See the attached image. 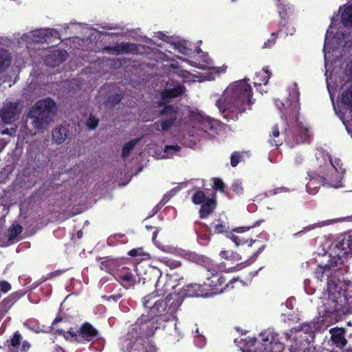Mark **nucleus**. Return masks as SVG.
<instances>
[{
    "instance_id": "69168bd1",
    "label": "nucleus",
    "mask_w": 352,
    "mask_h": 352,
    "mask_svg": "<svg viewBox=\"0 0 352 352\" xmlns=\"http://www.w3.org/2000/svg\"><path fill=\"white\" fill-rule=\"evenodd\" d=\"M21 344V348H20L21 352H28L31 347V344L28 340H23V341L22 340Z\"/></svg>"
},
{
    "instance_id": "e433bc0d",
    "label": "nucleus",
    "mask_w": 352,
    "mask_h": 352,
    "mask_svg": "<svg viewBox=\"0 0 352 352\" xmlns=\"http://www.w3.org/2000/svg\"><path fill=\"white\" fill-rule=\"evenodd\" d=\"M340 102L352 111V89H345L342 93Z\"/></svg>"
},
{
    "instance_id": "4c0bfd02",
    "label": "nucleus",
    "mask_w": 352,
    "mask_h": 352,
    "mask_svg": "<svg viewBox=\"0 0 352 352\" xmlns=\"http://www.w3.org/2000/svg\"><path fill=\"white\" fill-rule=\"evenodd\" d=\"M219 255L222 258L228 261H239L241 260V256L238 253L231 250H222Z\"/></svg>"
},
{
    "instance_id": "c03bdc74",
    "label": "nucleus",
    "mask_w": 352,
    "mask_h": 352,
    "mask_svg": "<svg viewBox=\"0 0 352 352\" xmlns=\"http://www.w3.org/2000/svg\"><path fill=\"white\" fill-rule=\"evenodd\" d=\"M214 228V232L216 234H229V227L221 219L217 221Z\"/></svg>"
},
{
    "instance_id": "a18cd8bd",
    "label": "nucleus",
    "mask_w": 352,
    "mask_h": 352,
    "mask_svg": "<svg viewBox=\"0 0 352 352\" xmlns=\"http://www.w3.org/2000/svg\"><path fill=\"white\" fill-rule=\"evenodd\" d=\"M249 81V78H244L243 79L239 80L230 83L227 88H252Z\"/></svg>"
},
{
    "instance_id": "6e6d98bb",
    "label": "nucleus",
    "mask_w": 352,
    "mask_h": 352,
    "mask_svg": "<svg viewBox=\"0 0 352 352\" xmlns=\"http://www.w3.org/2000/svg\"><path fill=\"white\" fill-rule=\"evenodd\" d=\"M300 134L298 135L296 141L297 143H304L306 142L309 138L308 130L307 129H303L300 130Z\"/></svg>"
},
{
    "instance_id": "f8f14e48",
    "label": "nucleus",
    "mask_w": 352,
    "mask_h": 352,
    "mask_svg": "<svg viewBox=\"0 0 352 352\" xmlns=\"http://www.w3.org/2000/svg\"><path fill=\"white\" fill-rule=\"evenodd\" d=\"M31 38L35 43H53L55 39L59 40V33L54 29H39L31 32Z\"/></svg>"
},
{
    "instance_id": "c756f323",
    "label": "nucleus",
    "mask_w": 352,
    "mask_h": 352,
    "mask_svg": "<svg viewBox=\"0 0 352 352\" xmlns=\"http://www.w3.org/2000/svg\"><path fill=\"white\" fill-rule=\"evenodd\" d=\"M280 131L278 124H275L273 126L272 129V133L270 135V139L268 140V143L270 147H274L275 148H278L279 146L283 144V142L279 139Z\"/></svg>"
},
{
    "instance_id": "f257e3e1",
    "label": "nucleus",
    "mask_w": 352,
    "mask_h": 352,
    "mask_svg": "<svg viewBox=\"0 0 352 352\" xmlns=\"http://www.w3.org/2000/svg\"><path fill=\"white\" fill-rule=\"evenodd\" d=\"M58 110L55 101L50 98L38 100L32 105L27 113L25 128L32 135L43 133L52 122Z\"/></svg>"
},
{
    "instance_id": "680f3d73",
    "label": "nucleus",
    "mask_w": 352,
    "mask_h": 352,
    "mask_svg": "<svg viewBox=\"0 0 352 352\" xmlns=\"http://www.w3.org/2000/svg\"><path fill=\"white\" fill-rule=\"evenodd\" d=\"M11 285L6 280H0V291L6 294L11 289Z\"/></svg>"
},
{
    "instance_id": "9d476101",
    "label": "nucleus",
    "mask_w": 352,
    "mask_h": 352,
    "mask_svg": "<svg viewBox=\"0 0 352 352\" xmlns=\"http://www.w3.org/2000/svg\"><path fill=\"white\" fill-rule=\"evenodd\" d=\"M131 267H133V265L125 259L113 276L115 279L125 288L133 287L140 282V280H137L136 276L133 272V270Z\"/></svg>"
},
{
    "instance_id": "412c9836",
    "label": "nucleus",
    "mask_w": 352,
    "mask_h": 352,
    "mask_svg": "<svg viewBox=\"0 0 352 352\" xmlns=\"http://www.w3.org/2000/svg\"><path fill=\"white\" fill-rule=\"evenodd\" d=\"M186 89H164L161 93V98L157 102V107H163L171 101L172 99L182 96Z\"/></svg>"
},
{
    "instance_id": "3c124183",
    "label": "nucleus",
    "mask_w": 352,
    "mask_h": 352,
    "mask_svg": "<svg viewBox=\"0 0 352 352\" xmlns=\"http://www.w3.org/2000/svg\"><path fill=\"white\" fill-rule=\"evenodd\" d=\"M175 49L178 50V52L184 55H190L192 53V50L187 47L186 43L179 42L175 44Z\"/></svg>"
},
{
    "instance_id": "774afa93",
    "label": "nucleus",
    "mask_w": 352,
    "mask_h": 352,
    "mask_svg": "<svg viewBox=\"0 0 352 352\" xmlns=\"http://www.w3.org/2000/svg\"><path fill=\"white\" fill-rule=\"evenodd\" d=\"M181 150V146L178 145H167L164 148V152L169 153L170 151H173L175 152L179 151Z\"/></svg>"
},
{
    "instance_id": "f03ea898",
    "label": "nucleus",
    "mask_w": 352,
    "mask_h": 352,
    "mask_svg": "<svg viewBox=\"0 0 352 352\" xmlns=\"http://www.w3.org/2000/svg\"><path fill=\"white\" fill-rule=\"evenodd\" d=\"M159 320L142 314L132 325L125 341V352H148L143 340L152 336L160 328Z\"/></svg>"
},
{
    "instance_id": "f3484780",
    "label": "nucleus",
    "mask_w": 352,
    "mask_h": 352,
    "mask_svg": "<svg viewBox=\"0 0 352 352\" xmlns=\"http://www.w3.org/2000/svg\"><path fill=\"white\" fill-rule=\"evenodd\" d=\"M104 50L108 52H116L117 54L126 53L137 54L138 53V45L129 42L117 43L113 47H104Z\"/></svg>"
},
{
    "instance_id": "dca6fc26",
    "label": "nucleus",
    "mask_w": 352,
    "mask_h": 352,
    "mask_svg": "<svg viewBox=\"0 0 352 352\" xmlns=\"http://www.w3.org/2000/svg\"><path fill=\"white\" fill-rule=\"evenodd\" d=\"M217 206L216 192H213L209 199H207L204 203L201 204L199 210V215L201 219H207L215 210Z\"/></svg>"
},
{
    "instance_id": "cd10ccee",
    "label": "nucleus",
    "mask_w": 352,
    "mask_h": 352,
    "mask_svg": "<svg viewBox=\"0 0 352 352\" xmlns=\"http://www.w3.org/2000/svg\"><path fill=\"white\" fill-rule=\"evenodd\" d=\"M271 77V72L268 67H263L261 71L256 72L253 78V84L254 87H261L266 85Z\"/></svg>"
},
{
    "instance_id": "20e7f679",
    "label": "nucleus",
    "mask_w": 352,
    "mask_h": 352,
    "mask_svg": "<svg viewBox=\"0 0 352 352\" xmlns=\"http://www.w3.org/2000/svg\"><path fill=\"white\" fill-rule=\"evenodd\" d=\"M220 266L212 262L205 268L210 273V275L206 277L204 284H189L186 285L184 288L186 295L188 296H201L203 295L202 287H204V290L207 289L214 294L223 293V287L226 283V278L220 271Z\"/></svg>"
},
{
    "instance_id": "aec40b11",
    "label": "nucleus",
    "mask_w": 352,
    "mask_h": 352,
    "mask_svg": "<svg viewBox=\"0 0 352 352\" xmlns=\"http://www.w3.org/2000/svg\"><path fill=\"white\" fill-rule=\"evenodd\" d=\"M331 340L333 344L340 349H343L347 344L348 341L345 338L346 331L343 328H332L330 329Z\"/></svg>"
},
{
    "instance_id": "72a5a7b5",
    "label": "nucleus",
    "mask_w": 352,
    "mask_h": 352,
    "mask_svg": "<svg viewBox=\"0 0 352 352\" xmlns=\"http://www.w3.org/2000/svg\"><path fill=\"white\" fill-rule=\"evenodd\" d=\"M12 61V57L8 50L0 48V73L8 68Z\"/></svg>"
},
{
    "instance_id": "9b49d317",
    "label": "nucleus",
    "mask_w": 352,
    "mask_h": 352,
    "mask_svg": "<svg viewBox=\"0 0 352 352\" xmlns=\"http://www.w3.org/2000/svg\"><path fill=\"white\" fill-rule=\"evenodd\" d=\"M262 349L261 352H283L285 345L280 341L279 335L277 333L265 331L261 333Z\"/></svg>"
},
{
    "instance_id": "ea45409f",
    "label": "nucleus",
    "mask_w": 352,
    "mask_h": 352,
    "mask_svg": "<svg viewBox=\"0 0 352 352\" xmlns=\"http://www.w3.org/2000/svg\"><path fill=\"white\" fill-rule=\"evenodd\" d=\"M278 13L280 17L279 22V29L285 27L288 23V12L286 7L283 5L278 6Z\"/></svg>"
},
{
    "instance_id": "393cba45",
    "label": "nucleus",
    "mask_w": 352,
    "mask_h": 352,
    "mask_svg": "<svg viewBox=\"0 0 352 352\" xmlns=\"http://www.w3.org/2000/svg\"><path fill=\"white\" fill-rule=\"evenodd\" d=\"M184 257L191 262L195 263L206 268L212 261L208 257L197 254L195 252L188 251L184 253Z\"/></svg>"
},
{
    "instance_id": "338daca9",
    "label": "nucleus",
    "mask_w": 352,
    "mask_h": 352,
    "mask_svg": "<svg viewBox=\"0 0 352 352\" xmlns=\"http://www.w3.org/2000/svg\"><path fill=\"white\" fill-rule=\"evenodd\" d=\"M230 239L236 244V246H239L240 245H244V242H241V238L238 236H236L232 233H230Z\"/></svg>"
},
{
    "instance_id": "49530a36",
    "label": "nucleus",
    "mask_w": 352,
    "mask_h": 352,
    "mask_svg": "<svg viewBox=\"0 0 352 352\" xmlns=\"http://www.w3.org/2000/svg\"><path fill=\"white\" fill-rule=\"evenodd\" d=\"M128 255H129L131 257L140 256L142 260H146L150 258L149 254L145 253L142 248H134L131 250L130 251H129Z\"/></svg>"
},
{
    "instance_id": "c9c22d12",
    "label": "nucleus",
    "mask_w": 352,
    "mask_h": 352,
    "mask_svg": "<svg viewBox=\"0 0 352 352\" xmlns=\"http://www.w3.org/2000/svg\"><path fill=\"white\" fill-rule=\"evenodd\" d=\"M56 333L60 336L64 337L66 340H75L78 342V333L76 331H73L72 328H70L68 331H65L62 329H58Z\"/></svg>"
},
{
    "instance_id": "b1692460",
    "label": "nucleus",
    "mask_w": 352,
    "mask_h": 352,
    "mask_svg": "<svg viewBox=\"0 0 352 352\" xmlns=\"http://www.w3.org/2000/svg\"><path fill=\"white\" fill-rule=\"evenodd\" d=\"M25 293L21 290L10 294L0 302V311L7 312L9 309Z\"/></svg>"
},
{
    "instance_id": "bf43d9fd",
    "label": "nucleus",
    "mask_w": 352,
    "mask_h": 352,
    "mask_svg": "<svg viewBox=\"0 0 352 352\" xmlns=\"http://www.w3.org/2000/svg\"><path fill=\"white\" fill-rule=\"evenodd\" d=\"M329 270V266L322 267L319 265L315 272V276L318 280H321L324 275V272Z\"/></svg>"
},
{
    "instance_id": "2f4dec72",
    "label": "nucleus",
    "mask_w": 352,
    "mask_h": 352,
    "mask_svg": "<svg viewBox=\"0 0 352 352\" xmlns=\"http://www.w3.org/2000/svg\"><path fill=\"white\" fill-rule=\"evenodd\" d=\"M198 124V128L205 133L216 129L215 121L209 117L200 118Z\"/></svg>"
},
{
    "instance_id": "864d4df0",
    "label": "nucleus",
    "mask_w": 352,
    "mask_h": 352,
    "mask_svg": "<svg viewBox=\"0 0 352 352\" xmlns=\"http://www.w3.org/2000/svg\"><path fill=\"white\" fill-rule=\"evenodd\" d=\"M213 189L214 190H219L221 192H225V184L223 180L220 178H214L213 182Z\"/></svg>"
},
{
    "instance_id": "a878e982",
    "label": "nucleus",
    "mask_w": 352,
    "mask_h": 352,
    "mask_svg": "<svg viewBox=\"0 0 352 352\" xmlns=\"http://www.w3.org/2000/svg\"><path fill=\"white\" fill-rule=\"evenodd\" d=\"M336 255L339 258L346 257L352 252V246L349 243V240L345 235L343 239L336 244Z\"/></svg>"
},
{
    "instance_id": "603ef678",
    "label": "nucleus",
    "mask_w": 352,
    "mask_h": 352,
    "mask_svg": "<svg viewBox=\"0 0 352 352\" xmlns=\"http://www.w3.org/2000/svg\"><path fill=\"white\" fill-rule=\"evenodd\" d=\"M281 30H278L276 32H273L271 34V37L267 41H265L262 47V48H271L276 43V38L278 35Z\"/></svg>"
},
{
    "instance_id": "0eeeda50",
    "label": "nucleus",
    "mask_w": 352,
    "mask_h": 352,
    "mask_svg": "<svg viewBox=\"0 0 352 352\" xmlns=\"http://www.w3.org/2000/svg\"><path fill=\"white\" fill-rule=\"evenodd\" d=\"M158 116L162 119L153 124V126L159 131H167L171 129L178 120L179 108L175 104L162 107Z\"/></svg>"
},
{
    "instance_id": "de8ad7c7",
    "label": "nucleus",
    "mask_w": 352,
    "mask_h": 352,
    "mask_svg": "<svg viewBox=\"0 0 352 352\" xmlns=\"http://www.w3.org/2000/svg\"><path fill=\"white\" fill-rule=\"evenodd\" d=\"M122 99V94H115L109 96L106 100L104 101V104L107 106L110 104L111 107H114L116 104H119Z\"/></svg>"
},
{
    "instance_id": "58836bf2",
    "label": "nucleus",
    "mask_w": 352,
    "mask_h": 352,
    "mask_svg": "<svg viewBox=\"0 0 352 352\" xmlns=\"http://www.w3.org/2000/svg\"><path fill=\"white\" fill-rule=\"evenodd\" d=\"M23 340L22 336L19 333V331H15L12 337L10 340H8V346L12 347L14 349H17L19 348L21 342Z\"/></svg>"
},
{
    "instance_id": "423d86ee",
    "label": "nucleus",
    "mask_w": 352,
    "mask_h": 352,
    "mask_svg": "<svg viewBox=\"0 0 352 352\" xmlns=\"http://www.w3.org/2000/svg\"><path fill=\"white\" fill-rule=\"evenodd\" d=\"M252 89H224L221 98L216 104L223 113L234 110L243 111L251 102Z\"/></svg>"
},
{
    "instance_id": "f704fd0d",
    "label": "nucleus",
    "mask_w": 352,
    "mask_h": 352,
    "mask_svg": "<svg viewBox=\"0 0 352 352\" xmlns=\"http://www.w3.org/2000/svg\"><path fill=\"white\" fill-rule=\"evenodd\" d=\"M22 226L19 224H12L8 230V241L13 242L17 236L22 232Z\"/></svg>"
},
{
    "instance_id": "5fc2aeb1",
    "label": "nucleus",
    "mask_w": 352,
    "mask_h": 352,
    "mask_svg": "<svg viewBox=\"0 0 352 352\" xmlns=\"http://www.w3.org/2000/svg\"><path fill=\"white\" fill-rule=\"evenodd\" d=\"M99 123V120L94 116L90 115L87 121V126L89 129H95Z\"/></svg>"
},
{
    "instance_id": "5701e85b",
    "label": "nucleus",
    "mask_w": 352,
    "mask_h": 352,
    "mask_svg": "<svg viewBox=\"0 0 352 352\" xmlns=\"http://www.w3.org/2000/svg\"><path fill=\"white\" fill-rule=\"evenodd\" d=\"M290 352H316V348L307 338L298 340L295 339L294 344L291 345Z\"/></svg>"
},
{
    "instance_id": "79ce46f5",
    "label": "nucleus",
    "mask_w": 352,
    "mask_h": 352,
    "mask_svg": "<svg viewBox=\"0 0 352 352\" xmlns=\"http://www.w3.org/2000/svg\"><path fill=\"white\" fill-rule=\"evenodd\" d=\"M264 247L265 246H263L262 248H259L258 249V250L254 254V258L250 262L249 261H245L243 263H238V264H236V266L230 267V270H228L227 272H236V271L241 270L244 266L249 265L251 263L254 262L256 260L258 255L263 250Z\"/></svg>"
},
{
    "instance_id": "09e8293b",
    "label": "nucleus",
    "mask_w": 352,
    "mask_h": 352,
    "mask_svg": "<svg viewBox=\"0 0 352 352\" xmlns=\"http://www.w3.org/2000/svg\"><path fill=\"white\" fill-rule=\"evenodd\" d=\"M161 261L167 267L170 269H175L181 266L182 263L179 261L170 258L165 257L163 258Z\"/></svg>"
},
{
    "instance_id": "39448f33",
    "label": "nucleus",
    "mask_w": 352,
    "mask_h": 352,
    "mask_svg": "<svg viewBox=\"0 0 352 352\" xmlns=\"http://www.w3.org/2000/svg\"><path fill=\"white\" fill-rule=\"evenodd\" d=\"M338 170L331 160L320 166L319 173H308L309 182L306 190L310 195H316L321 186L338 188Z\"/></svg>"
},
{
    "instance_id": "7ed1b4c3",
    "label": "nucleus",
    "mask_w": 352,
    "mask_h": 352,
    "mask_svg": "<svg viewBox=\"0 0 352 352\" xmlns=\"http://www.w3.org/2000/svg\"><path fill=\"white\" fill-rule=\"evenodd\" d=\"M329 297L325 305L324 312L337 320H342L346 316L352 314V301H349L346 291L335 285L328 289Z\"/></svg>"
},
{
    "instance_id": "4be33fe9",
    "label": "nucleus",
    "mask_w": 352,
    "mask_h": 352,
    "mask_svg": "<svg viewBox=\"0 0 352 352\" xmlns=\"http://www.w3.org/2000/svg\"><path fill=\"white\" fill-rule=\"evenodd\" d=\"M186 89H164L161 93V98L157 102V107H163L171 101L172 99L182 96Z\"/></svg>"
},
{
    "instance_id": "4468645a",
    "label": "nucleus",
    "mask_w": 352,
    "mask_h": 352,
    "mask_svg": "<svg viewBox=\"0 0 352 352\" xmlns=\"http://www.w3.org/2000/svg\"><path fill=\"white\" fill-rule=\"evenodd\" d=\"M102 261L100 264V267L102 270L107 273L115 275L116 271L123 263L125 259L113 258L112 256H105L101 258Z\"/></svg>"
},
{
    "instance_id": "37998d69",
    "label": "nucleus",
    "mask_w": 352,
    "mask_h": 352,
    "mask_svg": "<svg viewBox=\"0 0 352 352\" xmlns=\"http://www.w3.org/2000/svg\"><path fill=\"white\" fill-rule=\"evenodd\" d=\"M138 142V139H133L123 146L122 152V156L123 158H126L129 155L131 151L134 148Z\"/></svg>"
},
{
    "instance_id": "473e14b6",
    "label": "nucleus",
    "mask_w": 352,
    "mask_h": 352,
    "mask_svg": "<svg viewBox=\"0 0 352 352\" xmlns=\"http://www.w3.org/2000/svg\"><path fill=\"white\" fill-rule=\"evenodd\" d=\"M341 22L346 28H352V3L346 6L341 14Z\"/></svg>"
},
{
    "instance_id": "e2e57ef3",
    "label": "nucleus",
    "mask_w": 352,
    "mask_h": 352,
    "mask_svg": "<svg viewBox=\"0 0 352 352\" xmlns=\"http://www.w3.org/2000/svg\"><path fill=\"white\" fill-rule=\"evenodd\" d=\"M298 331H304L305 333H311L313 332V327L311 324L304 323L301 324Z\"/></svg>"
},
{
    "instance_id": "6e6552de",
    "label": "nucleus",
    "mask_w": 352,
    "mask_h": 352,
    "mask_svg": "<svg viewBox=\"0 0 352 352\" xmlns=\"http://www.w3.org/2000/svg\"><path fill=\"white\" fill-rule=\"evenodd\" d=\"M285 96L282 98L274 99V102L285 119H287L291 113L298 112L300 93L298 89H285Z\"/></svg>"
},
{
    "instance_id": "6ab92c4d",
    "label": "nucleus",
    "mask_w": 352,
    "mask_h": 352,
    "mask_svg": "<svg viewBox=\"0 0 352 352\" xmlns=\"http://www.w3.org/2000/svg\"><path fill=\"white\" fill-rule=\"evenodd\" d=\"M19 111V103L9 102L6 104L0 111V117L3 122L10 123Z\"/></svg>"
},
{
    "instance_id": "7c9ffc66",
    "label": "nucleus",
    "mask_w": 352,
    "mask_h": 352,
    "mask_svg": "<svg viewBox=\"0 0 352 352\" xmlns=\"http://www.w3.org/2000/svg\"><path fill=\"white\" fill-rule=\"evenodd\" d=\"M160 298L161 297L155 292L148 294L142 299L143 306L146 309L147 311H148L153 309Z\"/></svg>"
},
{
    "instance_id": "13d9d810",
    "label": "nucleus",
    "mask_w": 352,
    "mask_h": 352,
    "mask_svg": "<svg viewBox=\"0 0 352 352\" xmlns=\"http://www.w3.org/2000/svg\"><path fill=\"white\" fill-rule=\"evenodd\" d=\"M241 158V155L240 154L239 152H234L232 155H231V157H230V164L232 167H236L238 164L240 162V160Z\"/></svg>"
},
{
    "instance_id": "0e129e2a",
    "label": "nucleus",
    "mask_w": 352,
    "mask_h": 352,
    "mask_svg": "<svg viewBox=\"0 0 352 352\" xmlns=\"http://www.w3.org/2000/svg\"><path fill=\"white\" fill-rule=\"evenodd\" d=\"M210 231L208 228L206 229V232L198 234V238L206 242L210 240Z\"/></svg>"
},
{
    "instance_id": "052dcab7",
    "label": "nucleus",
    "mask_w": 352,
    "mask_h": 352,
    "mask_svg": "<svg viewBox=\"0 0 352 352\" xmlns=\"http://www.w3.org/2000/svg\"><path fill=\"white\" fill-rule=\"evenodd\" d=\"M258 224H259L258 221H256V222H255V223H252V224H251L250 226L236 227L234 229H233V231L236 232H238V233H243V232H247V231L250 230L251 228H253L256 227Z\"/></svg>"
},
{
    "instance_id": "bb28decb",
    "label": "nucleus",
    "mask_w": 352,
    "mask_h": 352,
    "mask_svg": "<svg viewBox=\"0 0 352 352\" xmlns=\"http://www.w3.org/2000/svg\"><path fill=\"white\" fill-rule=\"evenodd\" d=\"M69 125L68 124H60L57 126L52 131V138L56 144H60L65 142L69 135Z\"/></svg>"
},
{
    "instance_id": "2eb2a0df",
    "label": "nucleus",
    "mask_w": 352,
    "mask_h": 352,
    "mask_svg": "<svg viewBox=\"0 0 352 352\" xmlns=\"http://www.w3.org/2000/svg\"><path fill=\"white\" fill-rule=\"evenodd\" d=\"M67 57V53L65 50H54L46 56L45 62L47 66L55 67L64 62Z\"/></svg>"
},
{
    "instance_id": "4d7b16f0",
    "label": "nucleus",
    "mask_w": 352,
    "mask_h": 352,
    "mask_svg": "<svg viewBox=\"0 0 352 352\" xmlns=\"http://www.w3.org/2000/svg\"><path fill=\"white\" fill-rule=\"evenodd\" d=\"M239 280V277L236 276V277H233L227 283H225L223 285V292H228V291H230L231 289H232L234 287V284L235 283L238 282Z\"/></svg>"
},
{
    "instance_id": "ddd939ff",
    "label": "nucleus",
    "mask_w": 352,
    "mask_h": 352,
    "mask_svg": "<svg viewBox=\"0 0 352 352\" xmlns=\"http://www.w3.org/2000/svg\"><path fill=\"white\" fill-rule=\"evenodd\" d=\"M78 342H90L97 340L99 336L98 331L89 322L82 323L77 330Z\"/></svg>"
},
{
    "instance_id": "1a4fd4ad",
    "label": "nucleus",
    "mask_w": 352,
    "mask_h": 352,
    "mask_svg": "<svg viewBox=\"0 0 352 352\" xmlns=\"http://www.w3.org/2000/svg\"><path fill=\"white\" fill-rule=\"evenodd\" d=\"M180 305L181 302L179 299L178 298L173 299L172 295L169 294L164 299L161 297L153 309L147 312V315L157 319L166 314L173 315Z\"/></svg>"
},
{
    "instance_id": "a19ab883",
    "label": "nucleus",
    "mask_w": 352,
    "mask_h": 352,
    "mask_svg": "<svg viewBox=\"0 0 352 352\" xmlns=\"http://www.w3.org/2000/svg\"><path fill=\"white\" fill-rule=\"evenodd\" d=\"M210 197H207L205 192L202 190H197L195 191L191 198L192 202L195 205H201L204 203L207 199Z\"/></svg>"
},
{
    "instance_id": "c85d7f7f",
    "label": "nucleus",
    "mask_w": 352,
    "mask_h": 352,
    "mask_svg": "<svg viewBox=\"0 0 352 352\" xmlns=\"http://www.w3.org/2000/svg\"><path fill=\"white\" fill-rule=\"evenodd\" d=\"M160 276L161 272L157 268L148 266V268L145 270V272L141 278L143 284H145L146 283L156 284Z\"/></svg>"
},
{
    "instance_id": "8fccbe9b",
    "label": "nucleus",
    "mask_w": 352,
    "mask_h": 352,
    "mask_svg": "<svg viewBox=\"0 0 352 352\" xmlns=\"http://www.w3.org/2000/svg\"><path fill=\"white\" fill-rule=\"evenodd\" d=\"M230 190L236 195H241L243 194L244 189L243 187V184L239 180H236L233 182L231 185Z\"/></svg>"
},
{
    "instance_id": "a211bd4d",
    "label": "nucleus",
    "mask_w": 352,
    "mask_h": 352,
    "mask_svg": "<svg viewBox=\"0 0 352 352\" xmlns=\"http://www.w3.org/2000/svg\"><path fill=\"white\" fill-rule=\"evenodd\" d=\"M331 77H327V88H334L333 86H331L329 83V79ZM352 82V58L346 63V67L344 69L343 74L342 76V79L340 81V85H336L335 88H338L339 86L340 88H352V84L349 85H346L347 82Z\"/></svg>"
}]
</instances>
